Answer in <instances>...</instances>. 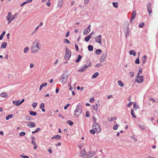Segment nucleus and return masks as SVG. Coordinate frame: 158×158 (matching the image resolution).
Here are the masks:
<instances>
[{
	"instance_id": "6e6d98bb",
	"label": "nucleus",
	"mask_w": 158,
	"mask_h": 158,
	"mask_svg": "<svg viewBox=\"0 0 158 158\" xmlns=\"http://www.w3.org/2000/svg\"><path fill=\"white\" fill-rule=\"evenodd\" d=\"M139 127L142 130H144L145 129V127L143 125H140L139 126Z\"/></svg>"
},
{
	"instance_id": "69168bd1",
	"label": "nucleus",
	"mask_w": 158,
	"mask_h": 158,
	"mask_svg": "<svg viewBox=\"0 0 158 158\" xmlns=\"http://www.w3.org/2000/svg\"><path fill=\"white\" fill-rule=\"evenodd\" d=\"M142 69H141V68H140L139 70L138 74L141 73H142Z\"/></svg>"
},
{
	"instance_id": "bb28decb",
	"label": "nucleus",
	"mask_w": 158,
	"mask_h": 158,
	"mask_svg": "<svg viewBox=\"0 0 158 158\" xmlns=\"http://www.w3.org/2000/svg\"><path fill=\"white\" fill-rule=\"evenodd\" d=\"M102 52V51L101 49H97L95 51V53L97 55H99Z\"/></svg>"
},
{
	"instance_id": "cd10ccee",
	"label": "nucleus",
	"mask_w": 158,
	"mask_h": 158,
	"mask_svg": "<svg viewBox=\"0 0 158 158\" xmlns=\"http://www.w3.org/2000/svg\"><path fill=\"white\" fill-rule=\"evenodd\" d=\"M98 104H96V105H94V106H92V107L93 108V109L96 112H97L98 111Z\"/></svg>"
},
{
	"instance_id": "6e6552de",
	"label": "nucleus",
	"mask_w": 158,
	"mask_h": 158,
	"mask_svg": "<svg viewBox=\"0 0 158 158\" xmlns=\"http://www.w3.org/2000/svg\"><path fill=\"white\" fill-rule=\"evenodd\" d=\"M95 41L96 42L98 43L100 45L102 44V36L101 35H99L96 36L95 38Z\"/></svg>"
},
{
	"instance_id": "052dcab7",
	"label": "nucleus",
	"mask_w": 158,
	"mask_h": 158,
	"mask_svg": "<svg viewBox=\"0 0 158 158\" xmlns=\"http://www.w3.org/2000/svg\"><path fill=\"white\" fill-rule=\"evenodd\" d=\"M70 105V104H68L66 105L64 107V110H66L67 108Z\"/></svg>"
},
{
	"instance_id": "338daca9",
	"label": "nucleus",
	"mask_w": 158,
	"mask_h": 158,
	"mask_svg": "<svg viewBox=\"0 0 158 158\" xmlns=\"http://www.w3.org/2000/svg\"><path fill=\"white\" fill-rule=\"evenodd\" d=\"M27 2H26V1L23 2V3H21L20 5V6H23L25 4H27Z\"/></svg>"
},
{
	"instance_id": "f3484780",
	"label": "nucleus",
	"mask_w": 158,
	"mask_h": 158,
	"mask_svg": "<svg viewBox=\"0 0 158 158\" xmlns=\"http://www.w3.org/2000/svg\"><path fill=\"white\" fill-rule=\"evenodd\" d=\"M58 6L59 8H60L63 6L64 0H58Z\"/></svg>"
},
{
	"instance_id": "c9c22d12",
	"label": "nucleus",
	"mask_w": 158,
	"mask_h": 158,
	"mask_svg": "<svg viewBox=\"0 0 158 158\" xmlns=\"http://www.w3.org/2000/svg\"><path fill=\"white\" fill-rule=\"evenodd\" d=\"M118 83L119 85L121 87H123L124 85L122 81H118Z\"/></svg>"
},
{
	"instance_id": "a211bd4d",
	"label": "nucleus",
	"mask_w": 158,
	"mask_h": 158,
	"mask_svg": "<svg viewBox=\"0 0 158 158\" xmlns=\"http://www.w3.org/2000/svg\"><path fill=\"white\" fill-rule=\"evenodd\" d=\"M40 108L42 110V112H44L45 111L44 109V103H41L40 105Z\"/></svg>"
},
{
	"instance_id": "49530a36",
	"label": "nucleus",
	"mask_w": 158,
	"mask_h": 158,
	"mask_svg": "<svg viewBox=\"0 0 158 158\" xmlns=\"http://www.w3.org/2000/svg\"><path fill=\"white\" fill-rule=\"evenodd\" d=\"M133 108H134V109H135V108L138 109V108H139L138 105H136V104L135 102H134V103Z\"/></svg>"
},
{
	"instance_id": "72a5a7b5",
	"label": "nucleus",
	"mask_w": 158,
	"mask_h": 158,
	"mask_svg": "<svg viewBox=\"0 0 158 158\" xmlns=\"http://www.w3.org/2000/svg\"><path fill=\"white\" fill-rule=\"evenodd\" d=\"M5 33L6 31H4L1 34L0 36V40H1L3 39V36L5 34Z\"/></svg>"
},
{
	"instance_id": "ea45409f",
	"label": "nucleus",
	"mask_w": 158,
	"mask_h": 158,
	"mask_svg": "<svg viewBox=\"0 0 158 158\" xmlns=\"http://www.w3.org/2000/svg\"><path fill=\"white\" fill-rule=\"evenodd\" d=\"M113 6L115 8H117L118 6V3L117 2H113L112 3Z\"/></svg>"
},
{
	"instance_id": "603ef678",
	"label": "nucleus",
	"mask_w": 158,
	"mask_h": 158,
	"mask_svg": "<svg viewBox=\"0 0 158 158\" xmlns=\"http://www.w3.org/2000/svg\"><path fill=\"white\" fill-rule=\"evenodd\" d=\"M144 25V23H141L139 24V27H142Z\"/></svg>"
},
{
	"instance_id": "a878e982",
	"label": "nucleus",
	"mask_w": 158,
	"mask_h": 158,
	"mask_svg": "<svg viewBox=\"0 0 158 158\" xmlns=\"http://www.w3.org/2000/svg\"><path fill=\"white\" fill-rule=\"evenodd\" d=\"M0 96L1 97L6 98L7 97V95L5 93H2L1 94Z\"/></svg>"
},
{
	"instance_id": "58836bf2",
	"label": "nucleus",
	"mask_w": 158,
	"mask_h": 158,
	"mask_svg": "<svg viewBox=\"0 0 158 158\" xmlns=\"http://www.w3.org/2000/svg\"><path fill=\"white\" fill-rule=\"evenodd\" d=\"M67 123L70 126H72L73 125V123L71 120H68L67 122Z\"/></svg>"
},
{
	"instance_id": "c756f323",
	"label": "nucleus",
	"mask_w": 158,
	"mask_h": 158,
	"mask_svg": "<svg viewBox=\"0 0 158 158\" xmlns=\"http://www.w3.org/2000/svg\"><path fill=\"white\" fill-rule=\"evenodd\" d=\"M91 38V36L88 35L85 38V40L86 42H87L89 40V39Z\"/></svg>"
},
{
	"instance_id": "f257e3e1",
	"label": "nucleus",
	"mask_w": 158,
	"mask_h": 158,
	"mask_svg": "<svg viewBox=\"0 0 158 158\" xmlns=\"http://www.w3.org/2000/svg\"><path fill=\"white\" fill-rule=\"evenodd\" d=\"M39 41L38 40H35L34 41L33 45L31 48V52L33 53L37 52L39 50V48L38 47V44Z\"/></svg>"
},
{
	"instance_id": "e2e57ef3",
	"label": "nucleus",
	"mask_w": 158,
	"mask_h": 158,
	"mask_svg": "<svg viewBox=\"0 0 158 158\" xmlns=\"http://www.w3.org/2000/svg\"><path fill=\"white\" fill-rule=\"evenodd\" d=\"M47 85V83L46 82L45 83H43L41 85L43 87H44L46 86Z\"/></svg>"
},
{
	"instance_id": "20e7f679",
	"label": "nucleus",
	"mask_w": 158,
	"mask_h": 158,
	"mask_svg": "<svg viewBox=\"0 0 158 158\" xmlns=\"http://www.w3.org/2000/svg\"><path fill=\"white\" fill-rule=\"evenodd\" d=\"M92 128L96 132L99 133L101 131V129L100 127L99 124L96 122L94 123L92 125Z\"/></svg>"
},
{
	"instance_id": "f704fd0d",
	"label": "nucleus",
	"mask_w": 158,
	"mask_h": 158,
	"mask_svg": "<svg viewBox=\"0 0 158 158\" xmlns=\"http://www.w3.org/2000/svg\"><path fill=\"white\" fill-rule=\"evenodd\" d=\"M39 28V26H37L35 29L32 32V35H33L35 34V33L37 32V31L38 29Z\"/></svg>"
},
{
	"instance_id": "9b49d317",
	"label": "nucleus",
	"mask_w": 158,
	"mask_h": 158,
	"mask_svg": "<svg viewBox=\"0 0 158 158\" xmlns=\"http://www.w3.org/2000/svg\"><path fill=\"white\" fill-rule=\"evenodd\" d=\"M12 15V14L10 12H9L7 16L6 17V19L8 21V24L12 22L11 17Z\"/></svg>"
},
{
	"instance_id": "b1692460",
	"label": "nucleus",
	"mask_w": 158,
	"mask_h": 158,
	"mask_svg": "<svg viewBox=\"0 0 158 158\" xmlns=\"http://www.w3.org/2000/svg\"><path fill=\"white\" fill-rule=\"evenodd\" d=\"M30 114L32 116H35L36 115L37 113L36 112L30 110L29 111Z\"/></svg>"
},
{
	"instance_id": "a19ab883",
	"label": "nucleus",
	"mask_w": 158,
	"mask_h": 158,
	"mask_svg": "<svg viewBox=\"0 0 158 158\" xmlns=\"http://www.w3.org/2000/svg\"><path fill=\"white\" fill-rule=\"evenodd\" d=\"M25 118L27 120L30 121L32 120V118L29 116H26Z\"/></svg>"
},
{
	"instance_id": "774afa93",
	"label": "nucleus",
	"mask_w": 158,
	"mask_h": 158,
	"mask_svg": "<svg viewBox=\"0 0 158 158\" xmlns=\"http://www.w3.org/2000/svg\"><path fill=\"white\" fill-rule=\"evenodd\" d=\"M69 31L67 32V33L66 34V35H65V36L66 37H67L69 36Z\"/></svg>"
},
{
	"instance_id": "39448f33",
	"label": "nucleus",
	"mask_w": 158,
	"mask_h": 158,
	"mask_svg": "<svg viewBox=\"0 0 158 158\" xmlns=\"http://www.w3.org/2000/svg\"><path fill=\"white\" fill-rule=\"evenodd\" d=\"M66 49L65 53L64 55V58L66 60H69L71 55V52L67 47H65Z\"/></svg>"
},
{
	"instance_id": "5701e85b",
	"label": "nucleus",
	"mask_w": 158,
	"mask_h": 158,
	"mask_svg": "<svg viewBox=\"0 0 158 158\" xmlns=\"http://www.w3.org/2000/svg\"><path fill=\"white\" fill-rule=\"evenodd\" d=\"M7 43L6 42H3L1 46V48H6L7 45Z\"/></svg>"
},
{
	"instance_id": "5fc2aeb1",
	"label": "nucleus",
	"mask_w": 158,
	"mask_h": 158,
	"mask_svg": "<svg viewBox=\"0 0 158 158\" xmlns=\"http://www.w3.org/2000/svg\"><path fill=\"white\" fill-rule=\"evenodd\" d=\"M64 43H67V44H69L70 43L69 41L67 39H64Z\"/></svg>"
},
{
	"instance_id": "864d4df0",
	"label": "nucleus",
	"mask_w": 158,
	"mask_h": 158,
	"mask_svg": "<svg viewBox=\"0 0 158 158\" xmlns=\"http://www.w3.org/2000/svg\"><path fill=\"white\" fill-rule=\"evenodd\" d=\"M37 105V102H34L32 104V106L33 107V108H35Z\"/></svg>"
},
{
	"instance_id": "4d7b16f0",
	"label": "nucleus",
	"mask_w": 158,
	"mask_h": 158,
	"mask_svg": "<svg viewBox=\"0 0 158 158\" xmlns=\"http://www.w3.org/2000/svg\"><path fill=\"white\" fill-rule=\"evenodd\" d=\"M90 115V114L88 111H86L85 114V116L87 117H89Z\"/></svg>"
},
{
	"instance_id": "13d9d810",
	"label": "nucleus",
	"mask_w": 158,
	"mask_h": 158,
	"mask_svg": "<svg viewBox=\"0 0 158 158\" xmlns=\"http://www.w3.org/2000/svg\"><path fill=\"white\" fill-rule=\"evenodd\" d=\"M129 73V75H130V76L131 77H132L133 76L134 74V72H130Z\"/></svg>"
},
{
	"instance_id": "412c9836",
	"label": "nucleus",
	"mask_w": 158,
	"mask_h": 158,
	"mask_svg": "<svg viewBox=\"0 0 158 158\" xmlns=\"http://www.w3.org/2000/svg\"><path fill=\"white\" fill-rule=\"evenodd\" d=\"M13 103L14 105H16L17 106H19L21 104L19 100L17 101H13Z\"/></svg>"
},
{
	"instance_id": "2eb2a0df",
	"label": "nucleus",
	"mask_w": 158,
	"mask_h": 158,
	"mask_svg": "<svg viewBox=\"0 0 158 158\" xmlns=\"http://www.w3.org/2000/svg\"><path fill=\"white\" fill-rule=\"evenodd\" d=\"M81 156L82 157H85L87 156L86 155V152L85 149H83L81 151Z\"/></svg>"
},
{
	"instance_id": "393cba45",
	"label": "nucleus",
	"mask_w": 158,
	"mask_h": 158,
	"mask_svg": "<svg viewBox=\"0 0 158 158\" xmlns=\"http://www.w3.org/2000/svg\"><path fill=\"white\" fill-rule=\"evenodd\" d=\"M129 53L131 55H133L134 56L136 55V52L134 50H131L129 52Z\"/></svg>"
},
{
	"instance_id": "0e129e2a",
	"label": "nucleus",
	"mask_w": 158,
	"mask_h": 158,
	"mask_svg": "<svg viewBox=\"0 0 158 158\" xmlns=\"http://www.w3.org/2000/svg\"><path fill=\"white\" fill-rule=\"evenodd\" d=\"M132 103V102H129V103L127 104V106L128 107H130Z\"/></svg>"
},
{
	"instance_id": "c85d7f7f",
	"label": "nucleus",
	"mask_w": 158,
	"mask_h": 158,
	"mask_svg": "<svg viewBox=\"0 0 158 158\" xmlns=\"http://www.w3.org/2000/svg\"><path fill=\"white\" fill-rule=\"evenodd\" d=\"M99 73L98 72H96L94 73L92 77V78H94L98 77V75Z\"/></svg>"
},
{
	"instance_id": "37998d69",
	"label": "nucleus",
	"mask_w": 158,
	"mask_h": 158,
	"mask_svg": "<svg viewBox=\"0 0 158 158\" xmlns=\"http://www.w3.org/2000/svg\"><path fill=\"white\" fill-rule=\"evenodd\" d=\"M25 134L26 133L25 132L22 131L19 133V135L20 136H21L25 135Z\"/></svg>"
},
{
	"instance_id": "dca6fc26",
	"label": "nucleus",
	"mask_w": 158,
	"mask_h": 158,
	"mask_svg": "<svg viewBox=\"0 0 158 158\" xmlns=\"http://www.w3.org/2000/svg\"><path fill=\"white\" fill-rule=\"evenodd\" d=\"M139 78L140 79V80L138 79H136L135 81L137 83H142L143 81V76L141 75L139 76Z\"/></svg>"
},
{
	"instance_id": "de8ad7c7",
	"label": "nucleus",
	"mask_w": 158,
	"mask_h": 158,
	"mask_svg": "<svg viewBox=\"0 0 158 158\" xmlns=\"http://www.w3.org/2000/svg\"><path fill=\"white\" fill-rule=\"evenodd\" d=\"M131 138L132 139H134V141L135 142L137 140V139L136 138H135V136L133 135H131Z\"/></svg>"
},
{
	"instance_id": "473e14b6",
	"label": "nucleus",
	"mask_w": 158,
	"mask_h": 158,
	"mask_svg": "<svg viewBox=\"0 0 158 158\" xmlns=\"http://www.w3.org/2000/svg\"><path fill=\"white\" fill-rule=\"evenodd\" d=\"M81 58L82 56L81 55H78V58L76 61V63H78V62H79L80 60H81Z\"/></svg>"
},
{
	"instance_id": "4468645a",
	"label": "nucleus",
	"mask_w": 158,
	"mask_h": 158,
	"mask_svg": "<svg viewBox=\"0 0 158 158\" xmlns=\"http://www.w3.org/2000/svg\"><path fill=\"white\" fill-rule=\"evenodd\" d=\"M95 154V153L93 151H90L89 153L87 156V157L88 158H90Z\"/></svg>"
},
{
	"instance_id": "7ed1b4c3",
	"label": "nucleus",
	"mask_w": 158,
	"mask_h": 158,
	"mask_svg": "<svg viewBox=\"0 0 158 158\" xmlns=\"http://www.w3.org/2000/svg\"><path fill=\"white\" fill-rule=\"evenodd\" d=\"M86 63L89 64L87 65L86 64H85L83 66H82L81 67L80 69H78V71L80 72H83L85 71L86 69L89 67H90L91 65V63L90 61V60H86Z\"/></svg>"
},
{
	"instance_id": "bf43d9fd",
	"label": "nucleus",
	"mask_w": 158,
	"mask_h": 158,
	"mask_svg": "<svg viewBox=\"0 0 158 158\" xmlns=\"http://www.w3.org/2000/svg\"><path fill=\"white\" fill-rule=\"evenodd\" d=\"M102 66V64H101L98 63V64H97L95 65V67L98 68V67H99L101 66Z\"/></svg>"
},
{
	"instance_id": "423d86ee",
	"label": "nucleus",
	"mask_w": 158,
	"mask_h": 158,
	"mask_svg": "<svg viewBox=\"0 0 158 158\" xmlns=\"http://www.w3.org/2000/svg\"><path fill=\"white\" fill-rule=\"evenodd\" d=\"M82 112V109L80 104L77 105V107L75 110L74 113L76 115L78 116Z\"/></svg>"
},
{
	"instance_id": "1a4fd4ad",
	"label": "nucleus",
	"mask_w": 158,
	"mask_h": 158,
	"mask_svg": "<svg viewBox=\"0 0 158 158\" xmlns=\"http://www.w3.org/2000/svg\"><path fill=\"white\" fill-rule=\"evenodd\" d=\"M107 52H105L103 53L102 55L100 58V61L102 62H104L106 60V57L107 56Z\"/></svg>"
},
{
	"instance_id": "c03bdc74",
	"label": "nucleus",
	"mask_w": 158,
	"mask_h": 158,
	"mask_svg": "<svg viewBox=\"0 0 158 158\" xmlns=\"http://www.w3.org/2000/svg\"><path fill=\"white\" fill-rule=\"evenodd\" d=\"M135 63L136 64H139V57L135 60Z\"/></svg>"
},
{
	"instance_id": "4be33fe9",
	"label": "nucleus",
	"mask_w": 158,
	"mask_h": 158,
	"mask_svg": "<svg viewBox=\"0 0 158 158\" xmlns=\"http://www.w3.org/2000/svg\"><path fill=\"white\" fill-rule=\"evenodd\" d=\"M147 57V56L146 55L144 56L143 57L142 59V61H143L142 63L143 64H144L146 63Z\"/></svg>"
},
{
	"instance_id": "7c9ffc66",
	"label": "nucleus",
	"mask_w": 158,
	"mask_h": 158,
	"mask_svg": "<svg viewBox=\"0 0 158 158\" xmlns=\"http://www.w3.org/2000/svg\"><path fill=\"white\" fill-rule=\"evenodd\" d=\"M13 116V114H9L6 116V120H8L10 118H12Z\"/></svg>"
},
{
	"instance_id": "f03ea898",
	"label": "nucleus",
	"mask_w": 158,
	"mask_h": 158,
	"mask_svg": "<svg viewBox=\"0 0 158 158\" xmlns=\"http://www.w3.org/2000/svg\"><path fill=\"white\" fill-rule=\"evenodd\" d=\"M68 77V74L66 71H65L62 75L60 79V81L63 84H64L67 81V79Z\"/></svg>"
},
{
	"instance_id": "e433bc0d",
	"label": "nucleus",
	"mask_w": 158,
	"mask_h": 158,
	"mask_svg": "<svg viewBox=\"0 0 158 158\" xmlns=\"http://www.w3.org/2000/svg\"><path fill=\"white\" fill-rule=\"evenodd\" d=\"M131 114L134 118H136V116L135 115V113L134 112V110L133 109L131 110Z\"/></svg>"
},
{
	"instance_id": "3c124183",
	"label": "nucleus",
	"mask_w": 158,
	"mask_h": 158,
	"mask_svg": "<svg viewBox=\"0 0 158 158\" xmlns=\"http://www.w3.org/2000/svg\"><path fill=\"white\" fill-rule=\"evenodd\" d=\"M29 48L27 47L25 48L24 50V52L25 53H27L28 51Z\"/></svg>"
},
{
	"instance_id": "680f3d73",
	"label": "nucleus",
	"mask_w": 158,
	"mask_h": 158,
	"mask_svg": "<svg viewBox=\"0 0 158 158\" xmlns=\"http://www.w3.org/2000/svg\"><path fill=\"white\" fill-rule=\"evenodd\" d=\"M20 156L22 158H29L28 156L25 155H20Z\"/></svg>"
},
{
	"instance_id": "8fccbe9b",
	"label": "nucleus",
	"mask_w": 158,
	"mask_h": 158,
	"mask_svg": "<svg viewBox=\"0 0 158 158\" xmlns=\"http://www.w3.org/2000/svg\"><path fill=\"white\" fill-rule=\"evenodd\" d=\"M94 98L93 97H92L90 99L89 101L90 103H92L94 102Z\"/></svg>"
},
{
	"instance_id": "79ce46f5",
	"label": "nucleus",
	"mask_w": 158,
	"mask_h": 158,
	"mask_svg": "<svg viewBox=\"0 0 158 158\" xmlns=\"http://www.w3.org/2000/svg\"><path fill=\"white\" fill-rule=\"evenodd\" d=\"M18 15V14H17V13H16L14 15H12V17L11 18L12 21L15 19V17L17 16Z\"/></svg>"
},
{
	"instance_id": "2f4dec72",
	"label": "nucleus",
	"mask_w": 158,
	"mask_h": 158,
	"mask_svg": "<svg viewBox=\"0 0 158 158\" xmlns=\"http://www.w3.org/2000/svg\"><path fill=\"white\" fill-rule=\"evenodd\" d=\"M88 49L89 51H92L93 50V46L91 45H89L88 46Z\"/></svg>"
},
{
	"instance_id": "9d476101",
	"label": "nucleus",
	"mask_w": 158,
	"mask_h": 158,
	"mask_svg": "<svg viewBox=\"0 0 158 158\" xmlns=\"http://www.w3.org/2000/svg\"><path fill=\"white\" fill-rule=\"evenodd\" d=\"M90 25H89L87 28L85 29L83 31V35H86L88 34L90 31Z\"/></svg>"
},
{
	"instance_id": "4c0bfd02",
	"label": "nucleus",
	"mask_w": 158,
	"mask_h": 158,
	"mask_svg": "<svg viewBox=\"0 0 158 158\" xmlns=\"http://www.w3.org/2000/svg\"><path fill=\"white\" fill-rule=\"evenodd\" d=\"M119 126V125L117 124L114 125L113 127V129L115 130H117Z\"/></svg>"
},
{
	"instance_id": "ddd939ff",
	"label": "nucleus",
	"mask_w": 158,
	"mask_h": 158,
	"mask_svg": "<svg viewBox=\"0 0 158 158\" xmlns=\"http://www.w3.org/2000/svg\"><path fill=\"white\" fill-rule=\"evenodd\" d=\"M27 126L30 128H32L35 127L36 125L34 122H30L28 123Z\"/></svg>"
},
{
	"instance_id": "aec40b11",
	"label": "nucleus",
	"mask_w": 158,
	"mask_h": 158,
	"mask_svg": "<svg viewBox=\"0 0 158 158\" xmlns=\"http://www.w3.org/2000/svg\"><path fill=\"white\" fill-rule=\"evenodd\" d=\"M117 119V117H115L114 118H112L111 117H109L107 118V119L109 122H112L114 120H115Z\"/></svg>"
},
{
	"instance_id": "09e8293b",
	"label": "nucleus",
	"mask_w": 158,
	"mask_h": 158,
	"mask_svg": "<svg viewBox=\"0 0 158 158\" xmlns=\"http://www.w3.org/2000/svg\"><path fill=\"white\" fill-rule=\"evenodd\" d=\"M90 133L92 134H94L95 133L96 131L92 129L90 130Z\"/></svg>"
},
{
	"instance_id": "0eeeda50",
	"label": "nucleus",
	"mask_w": 158,
	"mask_h": 158,
	"mask_svg": "<svg viewBox=\"0 0 158 158\" xmlns=\"http://www.w3.org/2000/svg\"><path fill=\"white\" fill-rule=\"evenodd\" d=\"M147 7L148 11L150 16H151V14L152 12L151 4L150 2H148L147 4Z\"/></svg>"
},
{
	"instance_id": "a18cd8bd",
	"label": "nucleus",
	"mask_w": 158,
	"mask_h": 158,
	"mask_svg": "<svg viewBox=\"0 0 158 158\" xmlns=\"http://www.w3.org/2000/svg\"><path fill=\"white\" fill-rule=\"evenodd\" d=\"M61 138V137L59 135H55V139L57 140L60 139Z\"/></svg>"
},
{
	"instance_id": "6ab92c4d",
	"label": "nucleus",
	"mask_w": 158,
	"mask_h": 158,
	"mask_svg": "<svg viewBox=\"0 0 158 158\" xmlns=\"http://www.w3.org/2000/svg\"><path fill=\"white\" fill-rule=\"evenodd\" d=\"M136 16V12L135 11H133L131 14V20H133L135 18Z\"/></svg>"
},
{
	"instance_id": "f8f14e48",
	"label": "nucleus",
	"mask_w": 158,
	"mask_h": 158,
	"mask_svg": "<svg viewBox=\"0 0 158 158\" xmlns=\"http://www.w3.org/2000/svg\"><path fill=\"white\" fill-rule=\"evenodd\" d=\"M130 29L128 27L127 28L125 29L124 30V34H125V36L126 38L129 36V32H130Z\"/></svg>"
}]
</instances>
